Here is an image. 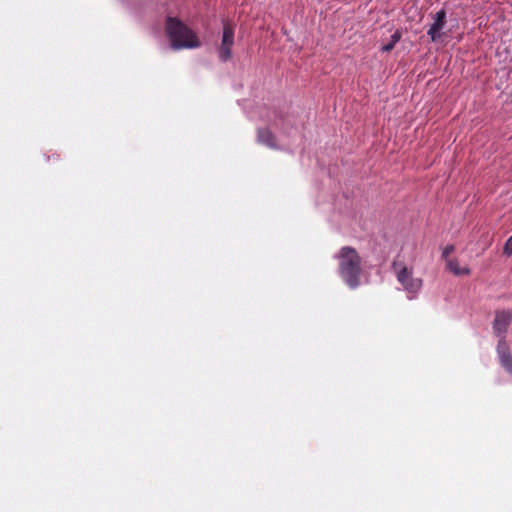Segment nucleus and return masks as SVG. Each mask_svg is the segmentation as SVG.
Listing matches in <instances>:
<instances>
[{
	"mask_svg": "<svg viewBox=\"0 0 512 512\" xmlns=\"http://www.w3.org/2000/svg\"><path fill=\"white\" fill-rule=\"evenodd\" d=\"M338 260V273L343 281L350 287L356 288L360 283L362 260L355 248L342 247L335 255Z\"/></svg>",
	"mask_w": 512,
	"mask_h": 512,
	"instance_id": "f257e3e1",
	"label": "nucleus"
},
{
	"mask_svg": "<svg viewBox=\"0 0 512 512\" xmlns=\"http://www.w3.org/2000/svg\"><path fill=\"white\" fill-rule=\"evenodd\" d=\"M497 353L501 366L512 375V354L505 339L499 340Z\"/></svg>",
	"mask_w": 512,
	"mask_h": 512,
	"instance_id": "0eeeda50",
	"label": "nucleus"
},
{
	"mask_svg": "<svg viewBox=\"0 0 512 512\" xmlns=\"http://www.w3.org/2000/svg\"><path fill=\"white\" fill-rule=\"evenodd\" d=\"M233 44L234 27L228 21H224L222 41L219 47V58L222 62H227L231 59Z\"/></svg>",
	"mask_w": 512,
	"mask_h": 512,
	"instance_id": "20e7f679",
	"label": "nucleus"
},
{
	"mask_svg": "<svg viewBox=\"0 0 512 512\" xmlns=\"http://www.w3.org/2000/svg\"><path fill=\"white\" fill-rule=\"evenodd\" d=\"M257 142L273 150L279 149L276 136L268 128H259L257 130Z\"/></svg>",
	"mask_w": 512,
	"mask_h": 512,
	"instance_id": "6e6552de",
	"label": "nucleus"
},
{
	"mask_svg": "<svg viewBox=\"0 0 512 512\" xmlns=\"http://www.w3.org/2000/svg\"><path fill=\"white\" fill-rule=\"evenodd\" d=\"M512 321V312L509 310H503L496 312L495 319L493 321V331L500 337L505 339V334Z\"/></svg>",
	"mask_w": 512,
	"mask_h": 512,
	"instance_id": "39448f33",
	"label": "nucleus"
},
{
	"mask_svg": "<svg viewBox=\"0 0 512 512\" xmlns=\"http://www.w3.org/2000/svg\"><path fill=\"white\" fill-rule=\"evenodd\" d=\"M392 269L396 274L397 281L411 295L409 298H414L422 288V279L413 277V270L408 268L404 262L394 260L392 262Z\"/></svg>",
	"mask_w": 512,
	"mask_h": 512,
	"instance_id": "7ed1b4c3",
	"label": "nucleus"
},
{
	"mask_svg": "<svg viewBox=\"0 0 512 512\" xmlns=\"http://www.w3.org/2000/svg\"><path fill=\"white\" fill-rule=\"evenodd\" d=\"M447 269L456 276L469 275L470 269L467 267H460L457 259H448L446 262Z\"/></svg>",
	"mask_w": 512,
	"mask_h": 512,
	"instance_id": "1a4fd4ad",
	"label": "nucleus"
},
{
	"mask_svg": "<svg viewBox=\"0 0 512 512\" xmlns=\"http://www.w3.org/2000/svg\"><path fill=\"white\" fill-rule=\"evenodd\" d=\"M455 250L454 245H447L442 251V257L447 261L449 255Z\"/></svg>",
	"mask_w": 512,
	"mask_h": 512,
	"instance_id": "9d476101",
	"label": "nucleus"
},
{
	"mask_svg": "<svg viewBox=\"0 0 512 512\" xmlns=\"http://www.w3.org/2000/svg\"><path fill=\"white\" fill-rule=\"evenodd\" d=\"M434 22L430 26L427 34L430 36L433 42L437 41L441 37V30L446 24V11L441 9L434 15Z\"/></svg>",
	"mask_w": 512,
	"mask_h": 512,
	"instance_id": "423d86ee",
	"label": "nucleus"
},
{
	"mask_svg": "<svg viewBox=\"0 0 512 512\" xmlns=\"http://www.w3.org/2000/svg\"><path fill=\"white\" fill-rule=\"evenodd\" d=\"M402 37V34L399 30H396L392 35H391V42H393L395 45L400 41Z\"/></svg>",
	"mask_w": 512,
	"mask_h": 512,
	"instance_id": "f8f14e48",
	"label": "nucleus"
},
{
	"mask_svg": "<svg viewBox=\"0 0 512 512\" xmlns=\"http://www.w3.org/2000/svg\"><path fill=\"white\" fill-rule=\"evenodd\" d=\"M504 253L508 256L512 255V236L505 243Z\"/></svg>",
	"mask_w": 512,
	"mask_h": 512,
	"instance_id": "9b49d317",
	"label": "nucleus"
},
{
	"mask_svg": "<svg viewBox=\"0 0 512 512\" xmlns=\"http://www.w3.org/2000/svg\"><path fill=\"white\" fill-rule=\"evenodd\" d=\"M165 29L171 47L174 50L197 48L200 46L197 35L177 18L168 17L166 19Z\"/></svg>",
	"mask_w": 512,
	"mask_h": 512,
	"instance_id": "f03ea898",
	"label": "nucleus"
},
{
	"mask_svg": "<svg viewBox=\"0 0 512 512\" xmlns=\"http://www.w3.org/2000/svg\"><path fill=\"white\" fill-rule=\"evenodd\" d=\"M394 47H395V44L390 41L389 43L383 45L381 50L383 52H390V51H392L394 49Z\"/></svg>",
	"mask_w": 512,
	"mask_h": 512,
	"instance_id": "ddd939ff",
	"label": "nucleus"
}]
</instances>
